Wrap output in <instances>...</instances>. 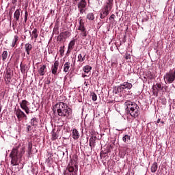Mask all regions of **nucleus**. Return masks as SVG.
<instances>
[{"label":"nucleus","mask_w":175,"mask_h":175,"mask_svg":"<svg viewBox=\"0 0 175 175\" xmlns=\"http://www.w3.org/2000/svg\"><path fill=\"white\" fill-rule=\"evenodd\" d=\"M25 152V150L24 149V148H23L20 151L18 150V146L13 148L10 154V158L11 159V165H12V166H18Z\"/></svg>","instance_id":"f257e3e1"},{"label":"nucleus","mask_w":175,"mask_h":175,"mask_svg":"<svg viewBox=\"0 0 175 175\" xmlns=\"http://www.w3.org/2000/svg\"><path fill=\"white\" fill-rule=\"evenodd\" d=\"M55 107L57 109V114L59 117H66L68 118L72 116V109L64 102H59L55 104Z\"/></svg>","instance_id":"f03ea898"},{"label":"nucleus","mask_w":175,"mask_h":175,"mask_svg":"<svg viewBox=\"0 0 175 175\" xmlns=\"http://www.w3.org/2000/svg\"><path fill=\"white\" fill-rule=\"evenodd\" d=\"M124 105L126 106V111L133 118H137L140 116V107L137 104L132 101H126Z\"/></svg>","instance_id":"7ed1b4c3"},{"label":"nucleus","mask_w":175,"mask_h":175,"mask_svg":"<svg viewBox=\"0 0 175 175\" xmlns=\"http://www.w3.org/2000/svg\"><path fill=\"white\" fill-rule=\"evenodd\" d=\"M78 167L79 166L76 163L71 161L64 171V175H77Z\"/></svg>","instance_id":"20e7f679"},{"label":"nucleus","mask_w":175,"mask_h":175,"mask_svg":"<svg viewBox=\"0 0 175 175\" xmlns=\"http://www.w3.org/2000/svg\"><path fill=\"white\" fill-rule=\"evenodd\" d=\"M164 80L168 83V84H172L175 80V70H170L166 75H164Z\"/></svg>","instance_id":"39448f33"},{"label":"nucleus","mask_w":175,"mask_h":175,"mask_svg":"<svg viewBox=\"0 0 175 175\" xmlns=\"http://www.w3.org/2000/svg\"><path fill=\"white\" fill-rule=\"evenodd\" d=\"M14 114L18 118V121H23V120H28V117L20 108L14 109Z\"/></svg>","instance_id":"423d86ee"},{"label":"nucleus","mask_w":175,"mask_h":175,"mask_svg":"<svg viewBox=\"0 0 175 175\" xmlns=\"http://www.w3.org/2000/svg\"><path fill=\"white\" fill-rule=\"evenodd\" d=\"M29 102L27 101V100H23L21 103H20L21 109L25 111L26 114H29Z\"/></svg>","instance_id":"0eeeda50"},{"label":"nucleus","mask_w":175,"mask_h":175,"mask_svg":"<svg viewBox=\"0 0 175 175\" xmlns=\"http://www.w3.org/2000/svg\"><path fill=\"white\" fill-rule=\"evenodd\" d=\"M68 36H70V32H69V31L62 32L57 36V40L59 42H62L64 39H66Z\"/></svg>","instance_id":"6e6552de"},{"label":"nucleus","mask_w":175,"mask_h":175,"mask_svg":"<svg viewBox=\"0 0 175 175\" xmlns=\"http://www.w3.org/2000/svg\"><path fill=\"white\" fill-rule=\"evenodd\" d=\"M13 77V71L10 68H8L5 75V81L6 83H10Z\"/></svg>","instance_id":"1a4fd4ad"},{"label":"nucleus","mask_w":175,"mask_h":175,"mask_svg":"<svg viewBox=\"0 0 175 175\" xmlns=\"http://www.w3.org/2000/svg\"><path fill=\"white\" fill-rule=\"evenodd\" d=\"M47 72V66L45 64L40 66V68L38 70V75L40 76H44Z\"/></svg>","instance_id":"9d476101"},{"label":"nucleus","mask_w":175,"mask_h":175,"mask_svg":"<svg viewBox=\"0 0 175 175\" xmlns=\"http://www.w3.org/2000/svg\"><path fill=\"white\" fill-rule=\"evenodd\" d=\"M58 66H59V62L55 61L54 65L51 67L52 75L57 76V72H58Z\"/></svg>","instance_id":"9b49d317"},{"label":"nucleus","mask_w":175,"mask_h":175,"mask_svg":"<svg viewBox=\"0 0 175 175\" xmlns=\"http://www.w3.org/2000/svg\"><path fill=\"white\" fill-rule=\"evenodd\" d=\"M18 20H20V10H16L14 14L13 24H15V25H16Z\"/></svg>","instance_id":"f8f14e48"},{"label":"nucleus","mask_w":175,"mask_h":175,"mask_svg":"<svg viewBox=\"0 0 175 175\" xmlns=\"http://www.w3.org/2000/svg\"><path fill=\"white\" fill-rule=\"evenodd\" d=\"M32 50V44L29 43H27L25 44V51H26L27 55L31 54V51Z\"/></svg>","instance_id":"ddd939ff"},{"label":"nucleus","mask_w":175,"mask_h":175,"mask_svg":"<svg viewBox=\"0 0 175 175\" xmlns=\"http://www.w3.org/2000/svg\"><path fill=\"white\" fill-rule=\"evenodd\" d=\"M109 13H110V11H107V10L103 9L101 12L100 13V18L103 19L107 16H109Z\"/></svg>","instance_id":"4468645a"},{"label":"nucleus","mask_w":175,"mask_h":175,"mask_svg":"<svg viewBox=\"0 0 175 175\" xmlns=\"http://www.w3.org/2000/svg\"><path fill=\"white\" fill-rule=\"evenodd\" d=\"M80 137V133H79V131L76 129H72V138H74L75 140H77Z\"/></svg>","instance_id":"2eb2a0df"},{"label":"nucleus","mask_w":175,"mask_h":175,"mask_svg":"<svg viewBox=\"0 0 175 175\" xmlns=\"http://www.w3.org/2000/svg\"><path fill=\"white\" fill-rule=\"evenodd\" d=\"M96 136H91L90 139V147H95V143L96 142Z\"/></svg>","instance_id":"dca6fc26"},{"label":"nucleus","mask_w":175,"mask_h":175,"mask_svg":"<svg viewBox=\"0 0 175 175\" xmlns=\"http://www.w3.org/2000/svg\"><path fill=\"white\" fill-rule=\"evenodd\" d=\"M70 62H67L64 64V72H65V73H68V72H69L70 69Z\"/></svg>","instance_id":"f3484780"},{"label":"nucleus","mask_w":175,"mask_h":175,"mask_svg":"<svg viewBox=\"0 0 175 175\" xmlns=\"http://www.w3.org/2000/svg\"><path fill=\"white\" fill-rule=\"evenodd\" d=\"M87 6V1L85 0H81V1L78 3L79 9H84Z\"/></svg>","instance_id":"a211bd4d"},{"label":"nucleus","mask_w":175,"mask_h":175,"mask_svg":"<svg viewBox=\"0 0 175 175\" xmlns=\"http://www.w3.org/2000/svg\"><path fill=\"white\" fill-rule=\"evenodd\" d=\"M75 44H76V39L71 40L68 44V53H70L69 50H73V47H75Z\"/></svg>","instance_id":"6ab92c4d"},{"label":"nucleus","mask_w":175,"mask_h":175,"mask_svg":"<svg viewBox=\"0 0 175 175\" xmlns=\"http://www.w3.org/2000/svg\"><path fill=\"white\" fill-rule=\"evenodd\" d=\"M18 36L16 35L14 36V39L12 42V47H14V46H16L18 44Z\"/></svg>","instance_id":"aec40b11"},{"label":"nucleus","mask_w":175,"mask_h":175,"mask_svg":"<svg viewBox=\"0 0 175 175\" xmlns=\"http://www.w3.org/2000/svg\"><path fill=\"white\" fill-rule=\"evenodd\" d=\"M21 72L23 75H25V72H27V69H28V66L25 64H21Z\"/></svg>","instance_id":"412c9836"},{"label":"nucleus","mask_w":175,"mask_h":175,"mask_svg":"<svg viewBox=\"0 0 175 175\" xmlns=\"http://www.w3.org/2000/svg\"><path fill=\"white\" fill-rule=\"evenodd\" d=\"M58 131H53L52 133H51V135H52V138L51 139L53 141L54 140H57V139H58V137H59V135H58Z\"/></svg>","instance_id":"4be33fe9"},{"label":"nucleus","mask_w":175,"mask_h":175,"mask_svg":"<svg viewBox=\"0 0 175 175\" xmlns=\"http://www.w3.org/2000/svg\"><path fill=\"white\" fill-rule=\"evenodd\" d=\"M38 122H39V121L38 120V118H33L31 120V124L32 126H34V128H36V126H38Z\"/></svg>","instance_id":"5701e85b"},{"label":"nucleus","mask_w":175,"mask_h":175,"mask_svg":"<svg viewBox=\"0 0 175 175\" xmlns=\"http://www.w3.org/2000/svg\"><path fill=\"white\" fill-rule=\"evenodd\" d=\"M32 35L33 36H31V40H33V38L36 40V39H38V29H36V28L33 29V30L32 31Z\"/></svg>","instance_id":"b1692460"},{"label":"nucleus","mask_w":175,"mask_h":175,"mask_svg":"<svg viewBox=\"0 0 175 175\" xmlns=\"http://www.w3.org/2000/svg\"><path fill=\"white\" fill-rule=\"evenodd\" d=\"M158 170V163L154 162L151 166V172L152 173H155Z\"/></svg>","instance_id":"393cba45"},{"label":"nucleus","mask_w":175,"mask_h":175,"mask_svg":"<svg viewBox=\"0 0 175 175\" xmlns=\"http://www.w3.org/2000/svg\"><path fill=\"white\" fill-rule=\"evenodd\" d=\"M92 70V67H91L89 65H86L83 68V70L85 73H90L91 70Z\"/></svg>","instance_id":"a878e982"},{"label":"nucleus","mask_w":175,"mask_h":175,"mask_svg":"<svg viewBox=\"0 0 175 175\" xmlns=\"http://www.w3.org/2000/svg\"><path fill=\"white\" fill-rule=\"evenodd\" d=\"M27 152L29 157L32 154V144L31 142L28 143Z\"/></svg>","instance_id":"bb28decb"},{"label":"nucleus","mask_w":175,"mask_h":175,"mask_svg":"<svg viewBox=\"0 0 175 175\" xmlns=\"http://www.w3.org/2000/svg\"><path fill=\"white\" fill-rule=\"evenodd\" d=\"M79 31H86L85 27H84V23H81V21H79V27L78 28Z\"/></svg>","instance_id":"cd10ccee"},{"label":"nucleus","mask_w":175,"mask_h":175,"mask_svg":"<svg viewBox=\"0 0 175 175\" xmlns=\"http://www.w3.org/2000/svg\"><path fill=\"white\" fill-rule=\"evenodd\" d=\"M85 54L83 56V55L79 54L78 55V62H83V61H85Z\"/></svg>","instance_id":"c85d7f7f"},{"label":"nucleus","mask_w":175,"mask_h":175,"mask_svg":"<svg viewBox=\"0 0 175 175\" xmlns=\"http://www.w3.org/2000/svg\"><path fill=\"white\" fill-rule=\"evenodd\" d=\"M154 88L159 90V91H163V86H162V84L161 83H157L155 85H154Z\"/></svg>","instance_id":"c756f323"},{"label":"nucleus","mask_w":175,"mask_h":175,"mask_svg":"<svg viewBox=\"0 0 175 175\" xmlns=\"http://www.w3.org/2000/svg\"><path fill=\"white\" fill-rule=\"evenodd\" d=\"M88 20H90L91 21L95 20V16L94 15V13H89L87 15Z\"/></svg>","instance_id":"7c9ffc66"},{"label":"nucleus","mask_w":175,"mask_h":175,"mask_svg":"<svg viewBox=\"0 0 175 175\" xmlns=\"http://www.w3.org/2000/svg\"><path fill=\"white\" fill-rule=\"evenodd\" d=\"M113 9V5L111 4L106 3L105 6L104 7L105 10H107L108 12H110Z\"/></svg>","instance_id":"2f4dec72"},{"label":"nucleus","mask_w":175,"mask_h":175,"mask_svg":"<svg viewBox=\"0 0 175 175\" xmlns=\"http://www.w3.org/2000/svg\"><path fill=\"white\" fill-rule=\"evenodd\" d=\"M1 58L3 61H6V58H8V51H4L1 55Z\"/></svg>","instance_id":"473e14b6"},{"label":"nucleus","mask_w":175,"mask_h":175,"mask_svg":"<svg viewBox=\"0 0 175 175\" xmlns=\"http://www.w3.org/2000/svg\"><path fill=\"white\" fill-rule=\"evenodd\" d=\"M124 84L126 85V90H132V88L133 87V85L129 82H124Z\"/></svg>","instance_id":"72a5a7b5"},{"label":"nucleus","mask_w":175,"mask_h":175,"mask_svg":"<svg viewBox=\"0 0 175 175\" xmlns=\"http://www.w3.org/2000/svg\"><path fill=\"white\" fill-rule=\"evenodd\" d=\"M122 140L124 143H127L129 140H131V137L128 135H125V136L123 137Z\"/></svg>","instance_id":"f704fd0d"},{"label":"nucleus","mask_w":175,"mask_h":175,"mask_svg":"<svg viewBox=\"0 0 175 175\" xmlns=\"http://www.w3.org/2000/svg\"><path fill=\"white\" fill-rule=\"evenodd\" d=\"M65 46H60L59 48V53H60V55H64V53H65Z\"/></svg>","instance_id":"c9c22d12"},{"label":"nucleus","mask_w":175,"mask_h":175,"mask_svg":"<svg viewBox=\"0 0 175 175\" xmlns=\"http://www.w3.org/2000/svg\"><path fill=\"white\" fill-rule=\"evenodd\" d=\"M80 36H82L83 38H87V30H83L81 31Z\"/></svg>","instance_id":"e433bc0d"},{"label":"nucleus","mask_w":175,"mask_h":175,"mask_svg":"<svg viewBox=\"0 0 175 175\" xmlns=\"http://www.w3.org/2000/svg\"><path fill=\"white\" fill-rule=\"evenodd\" d=\"M152 92H153V94H154V95H156L157 96H158V94H159V90H158V89H157V88H154V86H153V88H152Z\"/></svg>","instance_id":"4c0bfd02"},{"label":"nucleus","mask_w":175,"mask_h":175,"mask_svg":"<svg viewBox=\"0 0 175 175\" xmlns=\"http://www.w3.org/2000/svg\"><path fill=\"white\" fill-rule=\"evenodd\" d=\"M91 96H92V100H94V102H95V100H96V99H98L96 94H95V93H92Z\"/></svg>","instance_id":"58836bf2"},{"label":"nucleus","mask_w":175,"mask_h":175,"mask_svg":"<svg viewBox=\"0 0 175 175\" xmlns=\"http://www.w3.org/2000/svg\"><path fill=\"white\" fill-rule=\"evenodd\" d=\"M124 88H122L121 85H120L117 88L118 92H124Z\"/></svg>","instance_id":"ea45409f"},{"label":"nucleus","mask_w":175,"mask_h":175,"mask_svg":"<svg viewBox=\"0 0 175 175\" xmlns=\"http://www.w3.org/2000/svg\"><path fill=\"white\" fill-rule=\"evenodd\" d=\"M27 20H28V12L25 11V23H27Z\"/></svg>","instance_id":"a19ab883"},{"label":"nucleus","mask_w":175,"mask_h":175,"mask_svg":"<svg viewBox=\"0 0 175 175\" xmlns=\"http://www.w3.org/2000/svg\"><path fill=\"white\" fill-rule=\"evenodd\" d=\"M113 0H107L106 3L108 4V5H113Z\"/></svg>","instance_id":"79ce46f5"},{"label":"nucleus","mask_w":175,"mask_h":175,"mask_svg":"<svg viewBox=\"0 0 175 175\" xmlns=\"http://www.w3.org/2000/svg\"><path fill=\"white\" fill-rule=\"evenodd\" d=\"M120 85L122 87V88L124 90H126V86L125 85V82H124L123 83L120 84Z\"/></svg>","instance_id":"37998d69"},{"label":"nucleus","mask_w":175,"mask_h":175,"mask_svg":"<svg viewBox=\"0 0 175 175\" xmlns=\"http://www.w3.org/2000/svg\"><path fill=\"white\" fill-rule=\"evenodd\" d=\"M114 17H116V15H114V14H111V16L109 17V20H113Z\"/></svg>","instance_id":"c03bdc74"},{"label":"nucleus","mask_w":175,"mask_h":175,"mask_svg":"<svg viewBox=\"0 0 175 175\" xmlns=\"http://www.w3.org/2000/svg\"><path fill=\"white\" fill-rule=\"evenodd\" d=\"M27 132H29V131H31V125L27 126Z\"/></svg>","instance_id":"a18cd8bd"},{"label":"nucleus","mask_w":175,"mask_h":175,"mask_svg":"<svg viewBox=\"0 0 175 175\" xmlns=\"http://www.w3.org/2000/svg\"><path fill=\"white\" fill-rule=\"evenodd\" d=\"M50 83H51V81H50V80H49V79H46V82H45V84H50Z\"/></svg>","instance_id":"49530a36"},{"label":"nucleus","mask_w":175,"mask_h":175,"mask_svg":"<svg viewBox=\"0 0 175 175\" xmlns=\"http://www.w3.org/2000/svg\"><path fill=\"white\" fill-rule=\"evenodd\" d=\"M84 85L87 87V85H88V82L85 81V82H84Z\"/></svg>","instance_id":"de8ad7c7"},{"label":"nucleus","mask_w":175,"mask_h":175,"mask_svg":"<svg viewBox=\"0 0 175 175\" xmlns=\"http://www.w3.org/2000/svg\"><path fill=\"white\" fill-rule=\"evenodd\" d=\"M55 32H57L56 33L57 35V33H59V31H58V29H55Z\"/></svg>","instance_id":"09e8293b"},{"label":"nucleus","mask_w":175,"mask_h":175,"mask_svg":"<svg viewBox=\"0 0 175 175\" xmlns=\"http://www.w3.org/2000/svg\"><path fill=\"white\" fill-rule=\"evenodd\" d=\"M83 10H84V9L83 8H81L80 13H83Z\"/></svg>","instance_id":"8fccbe9b"},{"label":"nucleus","mask_w":175,"mask_h":175,"mask_svg":"<svg viewBox=\"0 0 175 175\" xmlns=\"http://www.w3.org/2000/svg\"><path fill=\"white\" fill-rule=\"evenodd\" d=\"M159 122H161V119L157 120V124H159Z\"/></svg>","instance_id":"3c124183"},{"label":"nucleus","mask_w":175,"mask_h":175,"mask_svg":"<svg viewBox=\"0 0 175 175\" xmlns=\"http://www.w3.org/2000/svg\"><path fill=\"white\" fill-rule=\"evenodd\" d=\"M1 110H2V107L0 105V113H1Z\"/></svg>","instance_id":"603ef678"},{"label":"nucleus","mask_w":175,"mask_h":175,"mask_svg":"<svg viewBox=\"0 0 175 175\" xmlns=\"http://www.w3.org/2000/svg\"><path fill=\"white\" fill-rule=\"evenodd\" d=\"M83 77H87V75H83Z\"/></svg>","instance_id":"864d4df0"},{"label":"nucleus","mask_w":175,"mask_h":175,"mask_svg":"<svg viewBox=\"0 0 175 175\" xmlns=\"http://www.w3.org/2000/svg\"><path fill=\"white\" fill-rule=\"evenodd\" d=\"M25 39H27V36H25Z\"/></svg>","instance_id":"5fc2aeb1"},{"label":"nucleus","mask_w":175,"mask_h":175,"mask_svg":"<svg viewBox=\"0 0 175 175\" xmlns=\"http://www.w3.org/2000/svg\"><path fill=\"white\" fill-rule=\"evenodd\" d=\"M75 2H77V1H79V0H74Z\"/></svg>","instance_id":"6e6d98bb"},{"label":"nucleus","mask_w":175,"mask_h":175,"mask_svg":"<svg viewBox=\"0 0 175 175\" xmlns=\"http://www.w3.org/2000/svg\"><path fill=\"white\" fill-rule=\"evenodd\" d=\"M28 31L27 30H25V32H27Z\"/></svg>","instance_id":"4d7b16f0"},{"label":"nucleus","mask_w":175,"mask_h":175,"mask_svg":"<svg viewBox=\"0 0 175 175\" xmlns=\"http://www.w3.org/2000/svg\"><path fill=\"white\" fill-rule=\"evenodd\" d=\"M64 154H65V153L63 152V155H64Z\"/></svg>","instance_id":"13d9d810"},{"label":"nucleus","mask_w":175,"mask_h":175,"mask_svg":"<svg viewBox=\"0 0 175 175\" xmlns=\"http://www.w3.org/2000/svg\"><path fill=\"white\" fill-rule=\"evenodd\" d=\"M29 34L31 35V31H29Z\"/></svg>","instance_id":"bf43d9fd"},{"label":"nucleus","mask_w":175,"mask_h":175,"mask_svg":"<svg viewBox=\"0 0 175 175\" xmlns=\"http://www.w3.org/2000/svg\"><path fill=\"white\" fill-rule=\"evenodd\" d=\"M161 124H163V122H161Z\"/></svg>","instance_id":"052dcab7"},{"label":"nucleus","mask_w":175,"mask_h":175,"mask_svg":"<svg viewBox=\"0 0 175 175\" xmlns=\"http://www.w3.org/2000/svg\"><path fill=\"white\" fill-rule=\"evenodd\" d=\"M75 62H74V65H75Z\"/></svg>","instance_id":"680f3d73"}]
</instances>
